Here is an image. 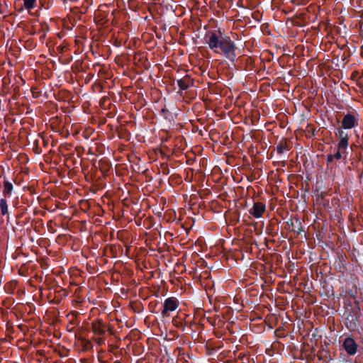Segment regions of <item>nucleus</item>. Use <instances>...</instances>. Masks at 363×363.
<instances>
[{"instance_id":"obj_1","label":"nucleus","mask_w":363,"mask_h":363,"mask_svg":"<svg viewBox=\"0 0 363 363\" xmlns=\"http://www.w3.org/2000/svg\"><path fill=\"white\" fill-rule=\"evenodd\" d=\"M206 42L211 50L220 48L227 57L234 56L235 45L229 38H223L221 34L208 32L206 35Z\"/></svg>"},{"instance_id":"obj_2","label":"nucleus","mask_w":363,"mask_h":363,"mask_svg":"<svg viewBox=\"0 0 363 363\" xmlns=\"http://www.w3.org/2000/svg\"><path fill=\"white\" fill-rule=\"evenodd\" d=\"M179 301L175 297H169L164 300L161 311L162 317L169 316L170 312L174 311L179 306Z\"/></svg>"},{"instance_id":"obj_3","label":"nucleus","mask_w":363,"mask_h":363,"mask_svg":"<svg viewBox=\"0 0 363 363\" xmlns=\"http://www.w3.org/2000/svg\"><path fill=\"white\" fill-rule=\"evenodd\" d=\"M196 96V92H174L173 99H174V104L176 106L179 104L185 102L189 103Z\"/></svg>"},{"instance_id":"obj_4","label":"nucleus","mask_w":363,"mask_h":363,"mask_svg":"<svg viewBox=\"0 0 363 363\" xmlns=\"http://www.w3.org/2000/svg\"><path fill=\"white\" fill-rule=\"evenodd\" d=\"M358 347L359 345L351 335L345 337L342 343V347L349 355H354L357 352Z\"/></svg>"},{"instance_id":"obj_5","label":"nucleus","mask_w":363,"mask_h":363,"mask_svg":"<svg viewBox=\"0 0 363 363\" xmlns=\"http://www.w3.org/2000/svg\"><path fill=\"white\" fill-rule=\"evenodd\" d=\"M344 306L345 309V314H352L360 316L361 308L358 301L354 300V302L352 303L350 300H347L344 303Z\"/></svg>"},{"instance_id":"obj_6","label":"nucleus","mask_w":363,"mask_h":363,"mask_svg":"<svg viewBox=\"0 0 363 363\" xmlns=\"http://www.w3.org/2000/svg\"><path fill=\"white\" fill-rule=\"evenodd\" d=\"M266 211V205L263 202L254 201L253 206L249 210V213L255 218H259Z\"/></svg>"},{"instance_id":"obj_7","label":"nucleus","mask_w":363,"mask_h":363,"mask_svg":"<svg viewBox=\"0 0 363 363\" xmlns=\"http://www.w3.org/2000/svg\"><path fill=\"white\" fill-rule=\"evenodd\" d=\"M107 325L101 320H94L91 323L92 331L95 335H104L107 330Z\"/></svg>"},{"instance_id":"obj_8","label":"nucleus","mask_w":363,"mask_h":363,"mask_svg":"<svg viewBox=\"0 0 363 363\" xmlns=\"http://www.w3.org/2000/svg\"><path fill=\"white\" fill-rule=\"evenodd\" d=\"M359 315L347 314L345 318V325L350 330H354L357 327Z\"/></svg>"},{"instance_id":"obj_9","label":"nucleus","mask_w":363,"mask_h":363,"mask_svg":"<svg viewBox=\"0 0 363 363\" xmlns=\"http://www.w3.org/2000/svg\"><path fill=\"white\" fill-rule=\"evenodd\" d=\"M355 117L350 114H346L342 121V128L344 129H350L355 125Z\"/></svg>"},{"instance_id":"obj_10","label":"nucleus","mask_w":363,"mask_h":363,"mask_svg":"<svg viewBox=\"0 0 363 363\" xmlns=\"http://www.w3.org/2000/svg\"><path fill=\"white\" fill-rule=\"evenodd\" d=\"M161 115L169 123L174 121V117L172 112H170L167 107L164 106L161 110Z\"/></svg>"},{"instance_id":"obj_11","label":"nucleus","mask_w":363,"mask_h":363,"mask_svg":"<svg viewBox=\"0 0 363 363\" xmlns=\"http://www.w3.org/2000/svg\"><path fill=\"white\" fill-rule=\"evenodd\" d=\"M174 92H167L166 96H164V106H172L174 104V99H173Z\"/></svg>"},{"instance_id":"obj_12","label":"nucleus","mask_w":363,"mask_h":363,"mask_svg":"<svg viewBox=\"0 0 363 363\" xmlns=\"http://www.w3.org/2000/svg\"><path fill=\"white\" fill-rule=\"evenodd\" d=\"M4 191H3V193L5 196H7V195H11V193H12V191H13V184L11 182L7 181V180H5L4 182Z\"/></svg>"},{"instance_id":"obj_13","label":"nucleus","mask_w":363,"mask_h":363,"mask_svg":"<svg viewBox=\"0 0 363 363\" xmlns=\"http://www.w3.org/2000/svg\"><path fill=\"white\" fill-rule=\"evenodd\" d=\"M296 225H294V222H291V226H294L295 227V228L293 229V230L296 234H300L301 232L303 231V227L301 225V220L298 218L296 219Z\"/></svg>"},{"instance_id":"obj_14","label":"nucleus","mask_w":363,"mask_h":363,"mask_svg":"<svg viewBox=\"0 0 363 363\" xmlns=\"http://www.w3.org/2000/svg\"><path fill=\"white\" fill-rule=\"evenodd\" d=\"M0 208L2 215L8 213V205L6 199H1L0 200Z\"/></svg>"},{"instance_id":"obj_15","label":"nucleus","mask_w":363,"mask_h":363,"mask_svg":"<svg viewBox=\"0 0 363 363\" xmlns=\"http://www.w3.org/2000/svg\"><path fill=\"white\" fill-rule=\"evenodd\" d=\"M265 231L267 235L274 237L277 234L278 229H275L274 225H268L266 227Z\"/></svg>"},{"instance_id":"obj_16","label":"nucleus","mask_w":363,"mask_h":363,"mask_svg":"<svg viewBox=\"0 0 363 363\" xmlns=\"http://www.w3.org/2000/svg\"><path fill=\"white\" fill-rule=\"evenodd\" d=\"M347 145H348V138L340 139V141L338 143L339 150L345 149L347 147Z\"/></svg>"},{"instance_id":"obj_17","label":"nucleus","mask_w":363,"mask_h":363,"mask_svg":"<svg viewBox=\"0 0 363 363\" xmlns=\"http://www.w3.org/2000/svg\"><path fill=\"white\" fill-rule=\"evenodd\" d=\"M189 82V79L187 78H184V79H182L179 81H178V84H179V86L180 87L181 89H186L188 88V84L187 83Z\"/></svg>"},{"instance_id":"obj_18","label":"nucleus","mask_w":363,"mask_h":363,"mask_svg":"<svg viewBox=\"0 0 363 363\" xmlns=\"http://www.w3.org/2000/svg\"><path fill=\"white\" fill-rule=\"evenodd\" d=\"M336 135H337L340 139L348 138L347 133L341 128L337 129Z\"/></svg>"},{"instance_id":"obj_19","label":"nucleus","mask_w":363,"mask_h":363,"mask_svg":"<svg viewBox=\"0 0 363 363\" xmlns=\"http://www.w3.org/2000/svg\"><path fill=\"white\" fill-rule=\"evenodd\" d=\"M70 315L72 316V319L69 320V323L72 325H78L79 324V321H77V316L78 313L77 311H72Z\"/></svg>"},{"instance_id":"obj_20","label":"nucleus","mask_w":363,"mask_h":363,"mask_svg":"<svg viewBox=\"0 0 363 363\" xmlns=\"http://www.w3.org/2000/svg\"><path fill=\"white\" fill-rule=\"evenodd\" d=\"M286 148V145L283 143H280L277 146V152L279 154H282Z\"/></svg>"},{"instance_id":"obj_21","label":"nucleus","mask_w":363,"mask_h":363,"mask_svg":"<svg viewBox=\"0 0 363 363\" xmlns=\"http://www.w3.org/2000/svg\"><path fill=\"white\" fill-rule=\"evenodd\" d=\"M35 0H24V6L27 9H30L34 6Z\"/></svg>"},{"instance_id":"obj_22","label":"nucleus","mask_w":363,"mask_h":363,"mask_svg":"<svg viewBox=\"0 0 363 363\" xmlns=\"http://www.w3.org/2000/svg\"><path fill=\"white\" fill-rule=\"evenodd\" d=\"M173 322H174V324L177 327V328H181L182 329V330H184V326H185V323H184L182 321H179L177 322V320H173Z\"/></svg>"},{"instance_id":"obj_23","label":"nucleus","mask_w":363,"mask_h":363,"mask_svg":"<svg viewBox=\"0 0 363 363\" xmlns=\"http://www.w3.org/2000/svg\"><path fill=\"white\" fill-rule=\"evenodd\" d=\"M109 100V98L108 97H104L103 99H101L100 101V106L103 108H106V103L107 101Z\"/></svg>"},{"instance_id":"obj_24","label":"nucleus","mask_w":363,"mask_h":363,"mask_svg":"<svg viewBox=\"0 0 363 363\" xmlns=\"http://www.w3.org/2000/svg\"><path fill=\"white\" fill-rule=\"evenodd\" d=\"M95 341L98 345H101L104 343L105 339L104 337H97L95 339Z\"/></svg>"},{"instance_id":"obj_25","label":"nucleus","mask_w":363,"mask_h":363,"mask_svg":"<svg viewBox=\"0 0 363 363\" xmlns=\"http://www.w3.org/2000/svg\"><path fill=\"white\" fill-rule=\"evenodd\" d=\"M340 150H339L337 152H335L333 156V159L335 158L336 160H339L341 158V153L340 152Z\"/></svg>"},{"instance_id":"obj_26","label":"nucleus","mask_w":363,"mask_h":363,"mask_svg":"<svg viewBox=\"0 0 363 363\" xmlns=\"http://www.w3.org/2000/svg\"><path fill=\"white\" fill-rule=\"evenodd\" d=\"M30 93L31 94V95L33 96V98H38V97H39L40 92L32 91V92H30Z\"/></svg>"},{"instance_id":"obj_27","label":"nucleus","mask_w":363,"mask_h":363,"mask_svg":"<svg viewBox=\"0 0 363 363\" xmlns=\"http://www.w3.org/2000/svg\"><path fill=\"white\" fill-rule=\"evenodd\" d=\"M239 97H240V95H238V96H236V99H235V104L236 106H240L242 104H241L239 102V101H238Z\"/></svg>"},{"instance_id":"obj_28","label":"nucleus","mask_w":363,"mask_h":363,"mask_svg":"<svg viewBox=\"0 0 363 363\" xmlns=\"http://www.w3.org/2000/svg\"><path fill=\"white\" fill-rule=\"evenodd\" d=\"M123 93L125 94V92H121V91L118 92L119 100H122V94ZM125 96L126 99L128 98L127 94H125Z\"/></svg>"},{"instance_id":"obj_29","label":"nucleus","mask_w":363,"mask_h":363,"mask_svg":"<svg viewBox=\"0 0 363 363\" xmlns=\"http://www.w3.org/2000/svg\"><path fill=\"white\" fill-rule=\"evenodd\" d=\"M333 160V155H328L327 157V161L328 162H331Z\"/></svg>"},{"instance_id":"obj_30","label":"nucleus","mask_w":363,"mask_h":363,"mask_svg":"<svg viewBox=\"0 0 363 363\" xmlns=\"http://www.w3.org/2000/svg\"><path fill=\"white\" fill-rule=\"evenodd\" d=\"M352 77L354 78H354H357L358 77V72H356V71L353 72L352 74Z\"/></svg>"},{"instance_id":"obj_31","label":"nucleus","mask_w":363,"mask_h":363,"mask_svg":"<svg viewBox=\"0 0 363 363\" xmlns=\"http://www.w3.org/2000/svg\"><path fill=\"white\" fill-rule=\"evenodd\" d=\"M50 94H52L53 96H54L55 99H58L57 98V95H59L60 92H55V91H53V92H50Z\"/></svg>"},{"instance_id":"obj_32","label":"nucleus","mask_w":363,"mask_h":363,"mask_svg":"<svg viewBox=\"0 0 363 363\" xmlns=\"http://www.w3.org/2000/svg\"><path fill=\"white\" fill-rule=\"evenodd\" d=\"M45 96H46V98L49 97V94H48L47 91H45Z\"/></svg>"},{"instance_id":"obj_33","label":"nucleus","mask_w":363,"mask_h":363,"mask_svg":"<svg viewBox=\"0 0 363 363\" xmlns=\"http://www.w3.org/2000/svg\"><path fill=\"white\" fill-rule=\"evenodd\" d=\"M169 169L165 170V172H164V173L166 174H169Z\"/></svg>"},{"instance_id":"obj_34","label":"nucleus","mask_w":363,"mask_h":363,"mask_svg":"<svg viewBox=\"0 0 363 363\" xmlns=\"http://www.w3.org/2000/svg\"><path fill=\"white\" fill-rule=\"evenodd\" d=\"M169 169L165 170V172H164V173L166 174H169Z\"/></svg>"},{"instance_id":"obj_35","label":"nucleus","mask_w":363,"mask_h":363,"mask_svg":"<svg viewBox=\"0 0 363 363\" xmlns=\"http://www.w3.org/2000/svg\"><path fill=\"white\" fill-rule=\"evenodd\" d=\"M311 93L312 96H314V94H314V91H312V92H311Z\"/></svg>"}]
</instances>
